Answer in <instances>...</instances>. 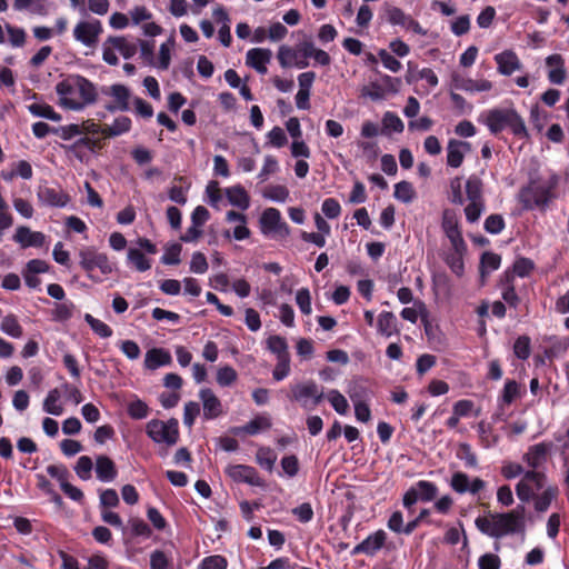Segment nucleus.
<instances>
[{"mask_svg": "<svg viewBox=\"0 0 569 569\" xmlns=\"http://www.w3.org/2000/svg\"><path fill=\"white\" fill-rule=\"evenodd\" d=\"M59 104L71 111H82L87 106L97 102L96 84L81 74H68L56 84Z\"/></svg>", "mask_w": 569, "mask_h": 569, "instance_id": "nucleus-1", "label": "nucleus"}, {"mask_svg": "<svg viewBox=\"0 0 569 569\" xmlns=\"http://www.w3.org/2000/svg\"><path fill=\"white\" fill-rule=\"evenodd\" d=\"M478 121L486 126L489 132L493 136H498L505 129H509L510 132L518 139H530V134L523 118L512 107H496L482 111L478 117Z\"/></svg>", "mask_w": 569, "mask_h": 569, "instance_id": "nucleus-2", "label": "nucleus"}, {"mask_svg": "<svg viewBox=\"0 0 569 569\" xmlns=\"http://www.w3.org/2000/svg\"><path fill=\"white\" fill-rule=\"evenodd\" d=\"M558 182V177L553 174L548 183L539 184L537 179L530 178L526 186H522L517 194V200L521 203L525 211H531L536 208L546 209L553 194L552 190Z\"/></svg>", "mask_w": 569, "mask_h": 569, "instance_id": "nucleus-3", "label": "nucleus"}, {"mask_svg": "<svg viewBox=\"0 0 569 569\" xmlns=\"http://www.w3.org/2000/svg\"><path fill=\"white\" fill-rule=\"evenodd\" d=\"M491 520L485 517H477L475 520V525L477 529L496 540L501 539L506 536L512 535H525V532L520 529V527L511 520L510 515L507 512H496L492 513Z\"/></svg>", "mask_w": 569, "mask_h": 569, "instance_id": "nucleus-4", "label": "nucleus"}, {"mask_svg": "<svg viewBox=\"0 0 569 569\" xmlns=\"http://www.w3.org/2000/svg\"><path fill=\"white\" fill-rule=\"evenodd\" d=\"M78 257L79 266L86 271L87 277L96 283L101 282L102 278L93 274L94 269H99L102 276H108L113 271V266L108 256L99 252L94 246L81 248Z\"/></svg>", "mask_w": 569, "mask_h": 569, "instance_id": "nucleus-5", "label": "nucleus"}, {"mask_svg": "<svg viewBox=\"0 0 569 569\" xmlns=\"http://www.w3.org/2000/svg\"><path fill=\"white\" fill-rule=\"evenodd\" d=\"M146 435L156 445L172 447L179 441V421L176 418H170L167 421L151 419L146 425Z\"/></svg>", "mask_w": 569, "mask_h": 569, "instance_id": "nucleus-6", "label": "nucleus"}, {"mask_svg": "<svg viewBox=\"0 0 569 569\" xmlns=\"http://www.w3.org/2000/svg\"><path fill=\"white\" fill-rule=\"evenodd\" d=\"M290 391L291 399L306 410L315 409L325 398L323 388L313 380L292 385Z\"/></svg>", "mask_w": 569, "mask_h": 569, "instance_id": "nucleus-7", "label": "nucleus"}, {"mask_svg": "<svg viewBox=\"0 0 569 569\" xmlns=\"http://www.w3.org/2000/svg\"><path fill=\"white\" fill-rule=\"evenodd\" d=\"M547 477L543 472L536 469L523 473L520 481L516 485V495L521 502H529L535 498L537 491L546 489Z\"/></svg>", "mask_w": 569, "mask_h": 569, "instance_id": "nucleus-8", "label": "nucleus"}, {"mask_svg": "<svg viewBox=\"0 0 569 569\" xmlns=\"http://www.w3.org/2000/svg\"><path fill=\"white\" fill-rule=\"evenodd\" d=\"M259 224L261 233L264 236L278 233L281 237H288L290 234L288 224L282 221L281 212L273 207L262 211Z\"/></svg>", "mask_w": 569, "mask_h": 569, "instance_id": "nucleus-9", "label": "nucleus"}, {"mask_svg": "<svg viewBox=\"0 0 569 569\" xmlns=\"http://www.w3.org/2000/svg\"><path fill=\"white\" fill-rule=\"evenodd\" d=\"M102 31L103 28L100 20H81L73 29V38L86 47H93L97 44Z\"/></svg>", "mask_w": 569, "mask_h": 569, "instance_id": "nucleus-10", "label": "nucleus"}, {"mask_svg": "<svg viewBox=\"0 0 569 569\" xmlns=\"http://www.w3.org/2000/svg\"><path fill=\"white\" fill-rule=\"evenodd\" d=\"M226 475L237 483H247L252 487H263L264 481L259 477L257 469L249 465H229Z\"/></svg>", "mask_w": 569, "mask_h": 569, "instance_id": "nucleus-11", "label": "nucleus"}, {"mask_svg": "<svg viewBox=\"0 0 569 569\" xmlns=\"http://www.w3.org/2000/svg\"><path fill=\"white\" fill-rule=\"evenodd\" d=\"M449 486L453 491L457 493L463 495V493H471L477 495L485 487L486 482L481 478H473L472 480L470 477L463 472V471H456L452 473L451 479L449 481Z\"/></svg>", "mask_w": 569, "mask_h": 569, "instance_id": "nucleus-12", "label": "nucleus"}, {"mask_svg": "<svg viewBox=\"0 0 569 569\" xmlns=\"http://www.w3.org/2000/svg\"><path fill=\"white\" fill-rule=\"evenodd\" d=\"M40 204L49 208H64L70 202V196L60 187L40 186L37 191Z\"/></svg>", "mask_w": 569, "mask_h": 569, "instance_id": "nucleus-13", "label": "nucleus"}, {"mask_svg": "<svg viewBox=\"0 0 569 569\" xmlns=\"http://www.w3.org/2000/svg\"><path fill=\"white\" fill-rule=\"evenodd\" d=\"M109 93L113 98V102L106 104L104 108L108 112L116 113L130 110L131 90L129 87L122 83H113L110 86Z\"/></svg>", "mask_w": 569, "mask_h": 569, "instance_id": "nucleus-14", "label": "nucleus"}, {"mask_svg": "<svg viewBox=\"0 0 569 569\" xmlns=\"http://www.w3.org/2000/svg\"><path fill=\"white\" fill-rule=\"evenodd\" d=\"M346 392L352 403L369 402L373 396L369 380L363 376H356L350 379Z\"/></svg>", "mask_w": 569, "mask_h": 569, "instance_id": "nucleus-15", "label": "nucleus"}, {"mask_svg": "<svg viewBox=\"0 0 569 569\" xmlns=\"http://www.w3.org/2000/svg\"><path fill=\"white\" fill-rule=\"evenodd\" d=\"M386 539V532L379 529L355 546L350 555L353 557L363 553L372 557L385 546Z\"/></svg>", "mask_w": 569, "mask_h": 569, "instance_id": "nucleus-16", "label": "nucleus"}, {"mask_svg": "<svg viewBox=\"0 0 569 569\" xmlns=\"http://www.w3.org/2000/svg\"><path fill=\"white\" fill-rule=\"evenodd\" d=\"M272 51L268 48H252L246 53V64L260 74L268 72L267 64L271 61Z\"/></svg>", "mask_w": 569, "mask_h": 569, "instance_id": "nucleus-17", "label": "nucleus"}, {"mask_svg": "<svg viewBox=\"0 0 569 569\" xmlns=\"http://www.w3.org/2000/svg\"><path fill=\"white\" fill-rule=\"evenodd\" d=\"M199 398L202 402L204 420H213L222 413L221 401L210 388H202L199 391Z\"/></svg>", "mask_w": 569, "mask_h": 569, "instance_id": "nucleus-18", "label": "nucleus"}, {"mask_svg": "<svg viewBox=\"0 0 569 569\" xmlns=\"http://www.w3.org/2000/svg\"><path fill=\"white\" fill-rule=\"evenodd\" d=\"M13 240L22 248H41L46 242V236L40 231H32L27 226L17 228Z\"/></svg>", "mask_w": 569, "mask_h": 569, "instance_id": "nucleus-19", "label": "nucleus"}, {"mask_svg": "<svg viewBox=\"0 0 569 569\" xmlns=\"http://www.w3.org/2000/svg\"><path fill=\"white\" fill-rule=\"evenodd\" d=\"M94 470L97 479L103 483L112 482L118 476L114 461L106 455L96 457Z\"/></svg>", "mask_w": 569, "mask_h": 569, "instance_id": "nucleus-20", "label": "nucleus"}, {"mask_svg": "<svg viewBox=\"0 0 569 569\" xmlns=\"http://www.w3.org/2000/svg\"><path fill=\"white\" fill-rule=\"evenodd\" d=\"M471 146L467 141L450 139L447 144V166L450 168H459L465 159V153L470 150Z\"/></svg>", "mask_w": 569, "mask_h": 569, "instance_id": "nucleus-21", "label": "nucleus"}, {"mask_svg": "<svg viewBox=\"0 0 569 569\" xmlns=\"http://www.w3.org/2000/svg\"><path fill=\"white\" fill-rule=\"evenodd\" d=\"M452 86L457 90H462L469 93L487 92L492 89V83L489 80H473L470 78H463L459 74L452 76Z\"/></svg>", "mask_w": 569, "mask_h": 569, "instance_id": "nucleus-22", "label": "nucleus"}, {"mask_svg": "<svg viewBox=\"0 0 569 569\" xmlns=\"http://www.w3.org/2000/svg\"><path fill=\"white\" fill-rule=\"evenodd\" d=\"M495 61L498 66L499 73L502 76H511L521 68L520 60L512 50H505L496 54Z\"/></svg>", "mask_w": 569, "mask_h": 569, "instance_id": "nucleus-23", "label": "nucleus"}, {"mask_svg": "<svg viewBox=\"0 0 569 569\" xmlns=\"http://www.w3.org/2000/svg\"><path fill=\"white\" fill-rule=\"evenodd\" d=\"M546 64L550 67L548 72V80L552 84H562L566 80L565 60L558 54L553 53L546 58Z\"/></svg>", "mask_w": 569, "mask_h": 569, "instance_id": "nucleus-24", "label": "nucleus"}, {"mask_svg": "<svg viewBox=\"0 0 569 569\" xmlns=\"http://www.w3.org/2000/svg\"><path fill=\"white\" fill-rule=\"evenodd\" d=\"M172 362L170 352L164 348H152L146 352L144 367L148 370H157Z\"/></svg>", "mask_w": 569, "mask_h": 569, "instance_id": "nucleus-25", "label": "nucleus"}, {"mask_svg": "<svg viewBox=\"0 0 569 569\" xmlns=\"http://www.w3.org/2000/svg\"><path fill=\"white\" fill-rule=\"evenodd\" d=\"M272 426L271 419L268 416L258 415L251 420H249L246 425L240 427H234L232 432L234 435L247 433L250 436H256L263 430L270 429Z\"/></svg>", "mask_w": 569, "mask_h": 569, "instance_id": "nucleus-26", "label": "nucleus"}, {"mask_svg": "<svg viewBox=\"0 0 569 569\" xmlns=\"http://www.w3.org/2000/svg\"><path fill=\"white\" fill-rule=\"evenodd\" d=\"M377 332L385 337L390 338L393 335H399L398 320L393 312L382 311L379 313L377 319Z\"/></svg>", "mask_w": 569, "mask_h": 569, "instance_id": "nucleus-27", "label": "nucleus"}, {"mask_svg": "<svg viewBox=\"0 0 569 569\" xmlns=\"http://www.w3.org/2000/svg\"><path fill=\"white\" fill-rule=\"evenodd\" d=\"M551 442H539L529 448V451L525 456V460L532 468L537 469L542 461L546 460L548 453L551 451Z\"/></svg>", "mask_w": 569, "mask_h": 569, "instance_id": "nucleus-28", "label": "nucleus"}, {"mask_svg": "<svg viewBox=\"0 0 569 569\" xmlns=\"http://www.w3.org/2000/svg\"><path fill=\"white\" fill-rule=\"evenodd\" d=\"M224 194L229 203L240 210H247L250 207V197L241 184L226 188Z\"/></svg>", "mask_w": 569, "mask_h": 569, "instance_id": "nucleus-29", "label": "nucleus"}, {"mask_svg": "<svg viewBox=\"0 0 569 569\" xmlns=\"http://www.w3.org/2000/svg\"><path fill=\"white\" fill-rule=\"evenodd\" d=\"M132 121L127 116H119L114 118L113 122L103 129V136L116 138L128 133L131 130Z\"/></svg>", "mask_w": 569, "mask_h": 569, "instance_id": "nucleus-30", "label": "nucleus"}, {"mask_svg": "<svg viewBox=\"0 0 569 569\" xmlns=\"http://www.w3.org/2000/svg\"><path fill=\"white\" fill-rule=\"evenodd\" d=\"M501 257L492 251H485L481 253L479 272L482 278L487 277L490 272L500 268Z\"/></svg>", "mask_w": 569, "mask_h": 569, "instance_id": "nucleus-31", "label": "nucleus"}, {"mask_svg": "<svg viewBox=\"0 0 569 569\" xmlns=\"http://www.w3.org/2000/svg\"><path fill=\"white\" fill-rule=\"evenodd\" d=\"M520 396L519 383L513 379H507L500 396L498 397V406L511 405Z\"/></svg>", "mask_w": 569, "mask_h": 569, "instance_id": "nucleus-32", "label": "nucleus"}, {"mask_svg": "<svg viewBox=\"0 0 569 569\" xmlns=\"http://www.w3.org/2000/svg\"><path fill=\"white\" fill-rule=\"evenodd\" d=\"M385 16L389 24L399 26L405 29L409 23L408 21H410L412 18L410 14L406 13L401 8L395 6H386Z\"/></svg>", "mask_w": 569, "mask_h": 569, "instance_id": "nucleus-33", "label": "nucleus"}, {"mask_svg": "<svg viewBox=\"0 0 569 569\" xmlns=\"http://www.w3.org/2000/svg\"><path fill=\"white\" fill-rule=\"evenodd\" d=\"M27 109L32 116L38 118H43L54 122L62 120V116L48 103H31L27 107Z\"/></svg>", "mask_w": 569, "mask_h": 569, "instance_id": "nucleus-34", "label": "nucleus"}, {"mask_svg": "<svg viewBox=\"0 0 569 569\" xmlns=\"http://www.w3.org/2000/svg\"><path fill=\"white\" fill-rule=\"evenodd\" d=\"M74 309V303L69 300L54 303V308L51 311V319L54 322L64 323L73 317Z\"/></svg>", "mask_w": 569, "mask_h": 569, "instance_id": "nucleus-35", "label": "nucleus"}, {"mask_svg": "<svg viewBox=\"0 0 569 569\" xmlns=\"http://www.w3.org/2000/svg\"><path fill=\"white\" fill-rule=\"evenodd\" d=\"M107 42L111 43L126 60L131 59L137 52V46L134 43L127 42L124 37L110 36L107 39Z\"/></svg>", "mask_w": 569, "mask_h": 569, "instance_id": "nucleus-36", "label": "nucleus"}, {"mask_svg": "<svg viewBox=\"0 0 569 569\" xmlns=\"http://www.w3.org/2000/svg\"><path fill=\"white\" fill-rule=\"evenodd\" d=\"M182 246L179 242H169L164 247V253L160 262L166 266H177L181 262Z\"/></svg>", "mask_w": 569, "mask_h": 569, "instance_id": "nucleus-37", "label": "nucleus"}, {"mask_svg": "<svg viewBox=\"0 0 569 569\" xmlns=\"http://www.w3.org/2000/svg\"><path fill=\"white\" fill-rule=\"evenodd\" d=\"M267 348L271 353L276 355L277 359L290 357L288 342L286 338L279 335H272L267 339Z\"/></svg>", "mask_w": 569, "mask_h": 569, "instance_id": "nucleus-38", "label": "nucleus"}, {"mask_svg": "<svg viewBox=\"0 0 569 569\" xmlns=\"http://www.w3.org/2000/svg\"><path fill=\"white\" fill-rule=\"evenodd\" d=\"M59 400H60V392L58 389H51L44 400H43V406H42V409L44 412L51 415V416H61L62 412H63V408L62 406L59 403Z\"/></svg>", "mask_w": 569, "mask_h": 569, "instance_id": "nucleus-39", "label": "nucleus"}, {"mask_svg": "<svg viewBox=\"0 0 569 569\" xmlns=\"http://www.w3.org/2000/svg\"><path fill=\"white\" fill-rule=\"evenodd\" d=\"M467 252H456L451 251L448 252L443 257L445 263L448 266V268L451 270V272L457 276L458 278H461L465 274V261L463 256Z\"/></svg>", "mask_w": 569, "mask_h": 569, "instance_id": "nucleus-40", "label": "nucleus"}, {"mask_svg": "<svg viewBox=\"0 0 569 569\" xmlns=\"http://www.w3.org/2000/svg\"><path fill=\"white\" fill-rule=\"evenodd\" d=\"M418 497L423 502L432 501L438 495V487L435 482L428 480H419L413 485Z\"/></svg>", "mask_w": 569, "mask_h": 569, "instance_id": "nucleus-41", "label": "nucleus"}, {"mask_svg": "<svg viewBox=\"0 0 569 569\" xmlns=\"http://www.w3.org/2000/svg\"><path fill=\"white\" fill-rule=\"evenodd\" d=\"M257 463L268 472H271L277 461V453L269 447H260L256 453Z\"/></svg>", "mask_w": 569, "mask_h": 569, "instance_id": "nucleus-42", "label": "nucleus"}, {"mask_svg": "<svg viewBox=\"0 0 569 569\" xmlns=\"http://www.w3.org/2000/svg\"><path fill=\"white\" fill-rule=\"evenodd\" d=\"M0 330L14 339H19L23 335V329L13 315H8L2 319Z\"/></svg>", "mask_w": 569, "mask_h": 569, "instance_id": "nucleus-43", "label": "nucleus"}, {"mask_svg": "<svg viewBox=\"0 0 569 569\" xmlns=\"http://www.w3.org/2000/svg\"><path fill=\"white\" fill-rule=\"evenodd\" d=\"M393 197L402 203L412 202L416 197L412 183L406 180L397 182L395 184Z\"/></svg>", "mask_w": 569, "mask_h": 569, "instance_id": "nucleus-44", "label": "nucleus"}, {"mask_svg": "<svg viewBox=\"0 0 569 569\" xmlns=\"http://www.w3.org/2000/svg\"><path fill=\"white\" fill-rule=\"evenodd\" d=\"M466 193L469 201H483L482 199V181L481 179L472 174L466 181Z\"/></svg>", "mask_w": 569, "mask_h": 569, "instance_id": "nucleus-45", "label": "nucleus"}, {"mask_svg": "<svg viewBox=\"0 0 569 569\" xmlns=\"http://www.w3.org/2000/svg\"><path fill=\"white\" fill-rule=\"evenodd\" d=\"M83 320L88 323V326L91 328V330L100 338L107 339L110 338L113 333L110 326L104 323L103 321L94 318L90 313H84Z\"/></svg>", "mask_w": 569, "mask_h": 569, "instance_id": "nucleus-46", "label": "nucleus"}, {"mask_svg": "<svg viewBox=\"0 0 569 569\" xmlns=\"http://www.w3.org/2000/svg\"><path fill=\"white\" fill-rule=\"evenodd\" d=\"M558 489L556 487L549 486L542 490L541 495L535 497V510L537 512H545L549 509L552 500L555 499Z\"/></svg>", "mask_w": 569, "mask_h": 569, "instance_id": "nucleus-47", "label": "nucleus"}, {"mask_svg": "<svg viewBox=\"0 0 569 569\" xmlns=\"http://www.w3.org/2000/svg\"><path fill=\"white\" fill-rule=\"evenodd\" d=\"M127 259L134 264L139 272H144L151 268L150 260L137 248H129Z\"/></svg>", "mask_w": 569, "mask_h": 569, "instance_id": "nucleus-48", "label": "nucleus"}, {"mask_svg": "<svg viewBox=\"0 0 569 569\" xmlns=\"http://www.w3.org/2000/svg\"><path fill=\"white\" fill-rule=\"evenodd\" d=\"M506 228V221L502 214L492 213L489 214L483 222V229L490 234H499Z\"/></svg>", "mask_w": 569, "mask_h": 569, "instance_id": "nucleus-49", "label": "nucleus"}, {"mask_svg": "<svg viewBox=\"0 0 569 569\" xmlns=\"http://www.w3.org/2000/svg\"><path fill=\"white\" fill-rule=\"evenodd\" d=\"M238 373L230 365H224L217 370V383L222 387H230L236 382Z\"/></svg>", "mask_w": 569, "mask_h": 569, "instance_id": "nucleus-50", "label": "nucleus"}, {"mask_svg": "<svg viewBox=\"0 0 569 569\" xmlns=\"http://www.w3.org/2000/svg\"><path fill=\"white\" fill-rule=\"evenodd\" d=\"M174 46V37L171 36L166 42L160 44L159 59L157 67L161 70H167L171 62V50Z\"/></svg>", "mask_w": 569, "mask_h": 569, "instance_id": "nucleus-51", "label": "nucleus"}, {"mask_svg": "<svg viewBox=\"0 0 569 569\" xmlns=\"http://www.w3.org/2000/svg\"><path fill=\"white\" fill-rule=\"evenodd\" d=\"M457 458L465 461L467 468L476 469L478 467V459L472 448L467 442H461L458 447Z\"/></svg>", "mask_w": 569, "mask_h": 569, "instance_id": "nucleus-52", "label": "nucleus"}, {"mask_svg": "<svg viewBox=\"0 0 569 569\" xmlns=\"http://www.w3.org/2000/svg\"><path fill=\"white\" fill-rule=\"evenodd\" d=\"M127 412L130 418L141 420L148 417L149 407L146 401L136 398L134 400L128 403Z\"/></svg>", "mask_w": 569, "mask_h": 569, "instance_id": "nucleus-53", "label": "nucleus"}, {"mask_svg": "<svg viewBox=\"0 0 569 569\" xmlns=\"http://www.w3.org/2000/svg\"><path fill=\"white\" fill-rule=\"evenodd\" d=\"M513 353L519 360H527L531 353V339L522 335L519 336L513 343Z\"/></svg>", "mask_w": 569, "mask_h": 569, "instance_id": "nucleus-54", "label": "nucleus"}, {"mask_svg": "<svg viewBox=\"0 0 569 569\" xmlns=\"http://www.w3.org/2000/svg\"><path fill=\"white\" fill-rule=\"evenodd\" d=\"M328 400L338 415H346L349 408L346 397L337 389H331L328 392Z\"/></svg>", "mask_w": 569, "mask_h": 569, "instance_id": "nucleus-55", "label": "nucleus"}, {"mask_svg": "<svg viewBox=\"0 0 569 569\" xmlns=\"http://www.w3.org/2000/svg\"><path fill=\"white\" fill-rule=\"evenodd\" d=\"M76 475L83 481L91 479V472L93 469V461L89 456H81L78 458L74 466Z\"/></svg>", "mask_w": 569, "mask_h": 569, "instance_id": "nucleus-56", "label": "nucleus"}, {"mask_svg": "<svg viewBox=\"0 0 569 569\" xmlns=\"http://www.w3.org/2000/svg\"><path fill=\"white\" fill-rule=\"evenodd\" d=\"M382 126L386 131L401 133L405 129L402 120L392 111H387L382 116Z\"/></svg>", "mask_w": 569, "mask_h": 569, "instance_id": "nucleus-57", "label": "nucleus"}, {"mask_svg": "<svg viewBox=\"0 0 569 569\" xmlns=\"http://www.w3.org/2000/svg\"><path fill=\"white\" fill-rule=\"evenodd\" d=\"M52 134L60 137L64 141H69L74 137L81 136L82 130L79 124L70 123L67 126L54 127L52 130Z\"/></svg>", "mask_w": 569, "mask_h": 569, "instance_id": "nucleus-58", "label": "nucleus"}, {"mask_svg": "<svg viewBox=\"0 0 569 569\" xmlns=\"http://www.w3.org/2000/svg\"><path fill=\"white\" fill-rule=\"evenodd\" d=\"M292 56H299L297 48H291L286 44H281L278 49L277 59L279 64L283 69L293 67Z\"/></svg>", "mask_w": 569, "mask_h": 569, "instance_id": "nucleus-59", "label": "nucleus"}, {"mask_svg": "<svg viewBox=\"0 0 569 569\" xmlns=\"http://www.w3.org/2000/svg\"><path fill=\"white\" fill-rule=\"evenodd\" d=\"M535 269V262L530 258L520 257L512 264V272L519 278H526Z\"/></svg>", "mask_w": 569, "mask_h": 569, "instance_id": "nucleus-60", "label": "nucleus"}, {"mask_svg": "<svg viewBox=\"0 0 569 569\" xmlns=\"http://www.w3.org/2000/svg\"><path fill=\"white\" fill-rule=\"evenodd\" d=\"M209 264L207 261V257L204 253L200 251H194L191 256V260L189 263V270L196 274H203L208 271Z\"/></svg>", "mask_w": 569, "mask_h": 569, "instance_id": "nucleus-61", "label": "nucleus"}, {"mask_svg": "<svg viewBox=\"0 0 569 569\" xmlns=\"http://www.w3.org/2000/svg\"><path fill=\"white\" fill-rule=\"evenodd\" d=\"M120 503V499L116 489L108 488L100 490L99 506L100 508H116Z\"/></svg>", "mask_w": 569, "mask_h": 569, "instance_id": "nucleus-62", "label": "nucleus"}, {"mask_svg": "<svg viewBox=\"0 0 569 569\" xmlns=\"http://www.w3.org/2000/svg\"><path fill=\"white\" fill-rule=\"evenodd\" d=\"M228 568V560L226 557L221 555H212L204 557L199 566L198 569H227Z\"/></svg>", "mask_w": 569, "mask_h": 569, "instance_id": "nucleus-63", "label": "nucleus"}, {"mask_svg": "<svg viewBox=\"0 0 569 569\" xmlns=\"http://www.w3.org/2000/svg\"><path fill=\"white\" fill-rule=\"evenodd\" d=\"M263 196L272 202L284 203L289 198V190L284 186L276 184L271 186Z\"/></svg>", "mask_w": 569, "mask_h": 569, "instance_id": "nucleus-64", "label": "nucleus"}]
</instances>
